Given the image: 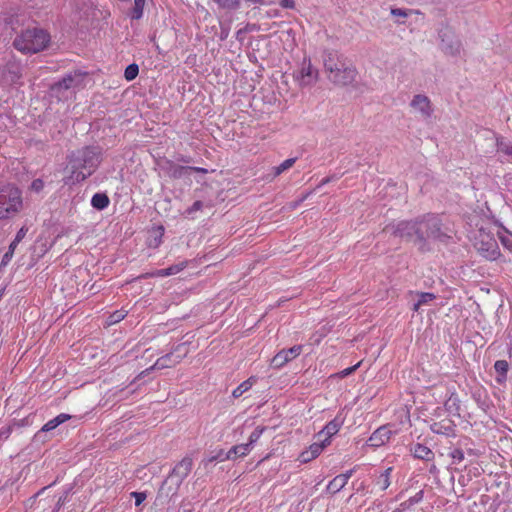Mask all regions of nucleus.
<instances>
[{
	"instance_id": "obj_56",
	"label": "nucleus",
	"mask_w": 512,
	"mask_h": 512,
	"mask_svg": "<svg viewBox=\"0 0 512 512\" xmlns=\"http://www.w3.org/2000/svg\"><path fill=\"white\" fill-rule=\"evenodd\" d=\"M46 489H47V487H44V488H42L41 490H39L35 495H33V496L29 499V501L34 502V501L36 500V498H37V497H38L42 492H44Z\"/></svg>"
},
{
	"instance_id": "obj_20",
	"label": "nucleus",
	"mask_w": 512,
	"mask_h": 512,
	"mask_svg": "<svg viewBox=\"0 0 512 512\" xmlns=\"http://www.w3.org/2000/svg\"><path fill=\"white\" fill-rule=\"evenodd\" d=\"M343 425V420L339 417H335L333 420L329 421L324 428L318 433V437L321 438L322 435H325L323 440H329L332 436L337 434Z\"/></svg>"
},
{
	"instance_id": "obj_16",
	"label": "nucleus",
	"mask_w": 512,
	"mask_h": 512,
	"mask_svg": "<svg viewBox=\"0 0 512 512\" xmlns=\"http://www.w3.org/2000/svg\"><path fill=\"white\" fill-rule=\"evenodd\" d=\"M392 431L387 426H381L376 429L367 441L370 447H380L389 441Z\"/></svg>"
},
{
	"instance_id": "obj_37",
	"label": "nucleus",
	"mask_w": 512,
	"mask_h": 512,
	"mask_svg": "<svg viewBox=\"0 0 512 512\" xmlns=\"http://www.w3.org/2000/svg\"><path fill=\"white\" fill-rule=\"evenodd\" d=\"M219 7L227 10H236L241 4V0H214Z\"/></svg>"
},
{
	"instance_id": "obj_7",
	"label": "nucleus",
	"mask_w": 512,
	"mask_h": 512,
	"mask_svg": "<svg viewBox=\"0 0 512 512\" xmlns=\"http://www.w3.org/2000/svg\"><path fill=\"white\" fill-rule=\"evenodd\" d=\"M155 170H159V175L168 176L173 179H182L190 176L194 172L207 173L208 170L200 167L181 166L175 162H155Z\"/></svg>"
},
{
	"instance_id": "obj_60",
	"label": "nucleus",
	"mask_w": 512,
	"mask_h": 512,
	"mask_svg": "<svg viewBox=\"0 0 512 512\" xmlns=\"http://www.w3.org/2000/svg\"><path fill=\"white\" fill-rule=\"evenodd\" d=\"M459 482L462 483L464 485V479H459Z\"/></svg>"
},
{
	"instance_id": "obj_54",
	"label": "nucleus",
	"mask_w": 512,
	"mask_h": 512,
	"mask_svg": "<svg viewBox=\"0 0 512 512\" xmlns=\"http://www.w3.org/2000/svg\"><path fill=\"white\" fill-rule=\"evenodd\" d=\"M338 178H339V176L336 174H333L332 176H327L321 180V182L318 186L325 185V184L330 183L331 181L338 179Z\"/></svg>"
},
{
	"instance_id": "obj_58",
	"label": "nucleus",
	"mask_w": 512,
	"mask_h": 512,
	"mask_svg": "<svg viewBox=\"0 0 512 512\" xmlns=\"http://www.w3.org/2000/svg\"><path fill=\"white\" fill-rule=\"evenodd\" d=\"M86 151L89 152V153H92L93 155H97L95 152H94V148H86Z\"/></svg>"
},
{
	"instance_id": "obj_21",
	"label": "nucleus",
	"mask_w": 512,
	"mask_h": 512,
	"mask_svg": "<svg viewBox=\"0 0 512 512\" xmlns=\"http://www.w3.org/2000/svg\"><path fill=\"white\" fill-rule=\"evenodd\" d=\"M413 456L418 459L429 461L433 459L434 453L427 446L417 443L411 448Z\"/></svg>"
},
{
	"instance_id": "obj_39",
	"label": "nucleus",
	"mask_w": 512,
	"mask_h": 512,
	"mask_svg": "<svg viewBox=\"0 0 512 512\" xmlns=\"http://www.w3.org/2000/svg\"><path fill=\"white\" fill-rule=\"evenodd\" d=\"M294 163L295 162H282L278 167L273 168V173H272L271 177H270V175H268L267 179H269V180L274 179L275 177L280 175L285 170L291 168Z\"/></svg>"
},
{
	"instance_id": "obj_9",
	"label": "nucleus",
	"mask_w": 512,
	"mask_h": 512,
	"mask_svg": "<svg viewBox=\"0 0 512 512\" xmlns=\"http://www.w3.org/2000/svg\"><path fill=\"white\" fill-rule=\"evenodd\" d=\"M477 252L489 261L496 260L500 256V249L497 241L486 235L475 243Z\"/></svg>"
},
{
	"instance_id": "obj_40",
	"label": "nucleus",
	"mask_w": 512,
	"mask_h": 512,
	"mask_svg": "<svg viewBox=\"0 0 512 512\" xmlns=\"http://www.w3.org/2000/svg\"><path fill=\"white\" fill-rule=\"evenodd\" d=\"M16 247H17L16 243H14V242L10 243V245L8 247V251L2 257L0 267L6 266L11 261Z\"/></svg>"
},
{
	"instance_id": "obj_51",
	"label": "nucleus",
	"mask_w": 512,
	"mask_h": 512,
	"mask_svg": "<svg viewBox=\"0 0 512 512\" xmlns=\"http://www.w3.org/2000/svg\"><path fill=\"white\" fill-rule=\"evenodd\" d=\"M313 459H315L314 457H312V455L310 454L309 450H305L303 451L300 455H299V461L301 463H308L310 461H312Z\"/></svg>"
},
{
	"instance_id": "obj_24",
	"label": "nucleus",
	"mask_w": 512,
	"mask_h": 512,
	"mask_svg": "<svg viewBox=\"0 0 512 512\" xmlns=\"http://www.w3.org/2000/svg\"><path fill=\"white\" fill-rule=\"evenodd\" d=\"M494 369L497 373V376L495 378L496 382L499 384L504 383L507 379V373L509 369L508 362L506 360H497L494 363Z\"/></svg>"
},
{
	"instance_id": "obj_22",
	"label": "nucleus",
	"mask_w": 512,
	"mask_h": 512,
	"mask_svg": "<svg viewBox=\"0 0 512 512\" xmlns=\"http://www.w3.org/2000/svg\"><path fill=\"white\" fill-rule=\"evenodd\" d=\"M95 162H84L83 169H88V172L85 173L83 171L74 170L71 175V179H73L76 182H82L84 181L88 176H90L96 169L97 165L94 164Z\"/></svg>"
},
{
	"instance_id": "obj_23",
	"label": "nucleus",
	"mask_w": 512,
	"mask_h": 512,
	"mask_svg": "<svg viewBox=\"0 0 512 512\" xmlns=\"http://www.w3.org/2000/svg\"><path fill=\"white\" fill-rule=\"evenodd\" d=\"M186 266H187V261H182L180 263L170 265L167 268L157 270L152 275L160 276V277L175 275V274L181 272Z\"/></svg>"
},
{
	"instance_id": "obj_25",
	"label": "nucleus",
	"mask_w": 512,
	"mask_h": 512,
	"mask_svg": "<svg viewBox=\"0 0 512 512\" xmlns=\"http://www.w3.org/2000/svg\"><path fill=\"white\" fill-rule=\"evenodd\" d=\"M444 407L450 414L460 417V399L457 394L452 393L445 401Z\"/></svg>"
},
{
	"instance_id": "obj_46",
	"label": "nucleus",
	"mask_w": 512,
	"mask_h": 512,
	"mask_svg": "<svg viewBox=\"0 0 512 512\" xmlns=\"http://www.w3.org/2000/svg\"><path fill=\"white\" fill-rule=\"evenodd\" d=\"M44 188V182L42 179L38 178V179H34L31 183V190L35 191V192H40L42 191Z\"/></svg>"
},
{
	"instance_id": "obj_55",
	"label": "nucleus",
	"mask_w": 512,
	"mask_h": 512,
	"mask_svg": "<svg viewBox=\"0 0 512 512\" xmlns=\"http://www.w3.org/2000/svg\"><path fill=\"white\" fill-rule=\"evenodd\" d=\"M280 5L283 8H294L295 2H294V0H281Z\"/></svg>"
},
{
	"instance_id": "obj_61",
	"label": "nucleus",
	"mask_w": 512,
	"mask_h": 512,
	"mask_svg": "<svg viewBox=\"0 0 512 512\" xmlns=\"http://www.w3.org/2000/svg\"><path fill=\"white\" fill-rule=\"evenodd\" d=\"M510 155H512V151L511 152H508Z\"/></svg>"
},
{
	"instance_id": "obj_35",
	"label": "nucleus",
	"mask_w": 512,
	"mask_h": 512,
	"mask_svg": "<svg viewBox=\"0 0 512 512\" xmlns=\"http://www.w3.org/2000/svg\"><path fill=\"white\" fill-rule=\"evenodd\" d=\"M424 492L421 490L417 492L414 496L410 497L406 501L400 504V510H407L411 508L413 505L419 503L423 499Z\"/></svg>"
},
{
	"instance_id": "obj_17",
	"label": "nucleus",
	"mask_w": 512,
	"mask_h": 512,
	"mask_svg": "<svg viewBox=\"0 0 512 512\" xmlns=\"http://www.w3.org/2000/svg\"><path fill=\"white\" fill-rule=\"evenodd\" d=\"M440 37L442 40V48L449 54H457L460 51V42L458 40L453 41V34L449 29L440 31Z\"/></svg>"
},
{
	"instance_id": "obj_34",
	"label": "nucleus",
	"mask_w": 512,
	"mask_h": 512,
	"mask_svg": "<svg viewBox=\"0 0 512 512\" xmlns=\"http://www.w3.org/2000/svg\"><path fill=\"white\" fill-rule=\"evenodd\" d=\"M225 454H226V452L223 449H219L217 452H215V453L212 452L210 455L205 457L202 460V463H203L204 467H207L208 464L213 463L215 461L227 460L228 458H225Z\"/></svg>"
},
{
	"instance_id": "obj_30",
	"label": "nucleus",
	"mask_w": 512,
	"mask_h": 512,
	"mask_svg": "<svg viewBox=\"0 0 512 512\" xmlns=\"http://www.w3.org/2000/svg\"><path fill=\"white\" fill-rule=\"evenodd\" d=\"M110 203L109 197L106 193H95L91 199V205L96 210H104Z\"/></svg>"
},
{
	"instance_id": "obj_52",
	"label": "nucleus",
	"mask_w": 512,
	"mask_h": 512,
	"mask_svg": "<svg viewBox=\"0 0 512 512\" xmlns=\"http://www.w3.org/2000/svg\"><path fill=\"white\" fill-rule=\"evenodd\" d=\"M69 491H66L62 496L59 497L54 512H57L61 506L66 502Z\"/></svg>"
},
{
	"instance_id": "obj_4",
	"label": "nucleus",
	"mask_w": 512,
	"mask_h": 512,
	"mask_svg": "<svg viewBox=\"0 0 512 512\" xmlns=\"http://www.w3.org/2000/svg\"><path fill=\"white\" fill-rule=\"evenodd\" d=\"M324 68L328 73L329 80L336 85H349L355 81L357 76L355 67L339 60L336 61L331 54L324 60Z\"/></svg>"
},
{
	"instance_id": "obj_11",
	"label": "nucleus",
	"mask_w": 512,
	"mask_h": 512,
	"mask_svg": "<svg viewBox=\"0 0 512 512\" xmlns=\"http://www.w3.org/2000/svg\"><path fill=\"white\" fill-rule=\"evenodd\" d=\"M302 348V345H295L289 349H282L272 358L271 366L273 368L283 367L286 363L299 356Z\"/></svg>"
},
{
	"instance_id": "obj_13",
	"label": "nucleus",
	"mask_w": 512,
	"mask_h": 512,
	"mask_svg": "<svg viewBox=\"0 0 512 512\" xmlns=\"http://www.w3.org/2000/svg\"><path fill=\"white\" fill-rule=\"evenodd\" d=\"M411 107L424 118H429L433 112L429 98L421 94L414 96L411 101Z\"/></svg>"
},
{
	"instance_id": "obj_26",
	"label": "nucleus",
	"mask_w": 512,
	"mask_h": 512,
	"mask_svg": "<svg viewBox=\"0 0 512 512\" xmlns=\"http://www.w3.org/2000/svg\"><path fill=\"white\" fill-rule=\"evenodd\" d=\"M147 0H133V6L130 9L128 16L131 20H140L144 15V9Z\"/></svg>"
},
{
	"instance_id": "obj_27",
	"label": "nucleus",
	"mask_w": 512,
	"mask_h": 512,
	"mask_svg": "<svg viewBox=\"0 0 512 512\" xmlns=\"http://www.w3.org/2000/svg\"><path fill=\"white\" fill-rule=\"evenodd\" d=\"M473 399L476 401L479 408H481L483 411H487L490 408V400L487 395V393L481 389L475 390L472 393Z\"/></svg>"
},
{
	"instance_id": "obj_59",
	"label": "nucleus",
	"mask_w": 512,
	"mask_h": 512,
	"mask_svg": "<svg viewBox=\"0 0 512 512\" xmlns=\"http://www.w3.org/2000/svg\"><path fill=\"white\" fill-rule=\"evenodd\" d=\"M307 198V195H304L296 204L303 202Z\"/></svg>"
},
{
	"instance_id": "obj_2",
	"label": "nucleus",
	"mask_w": 512,
	"mask_h": 512,
	"mask_svg": "<svg viewBox=\"0 0 512 512\" xmlns=\"http://www.w3.org/2000/svg\"><path fill=\"white\" fill-rule=\"evenodd\" d=\"M50 34L41 28H28L14 39V47L26 54H34L46 49L50 43Z\"/></svg>"
},
{
	"instance_id": "obj_15",
	"label": "nucleus",
	"mask_w": 512,
	"mask_h": 512,
	"mask_svg": "<svg viewBox=\"0 0 512 512\" xmlns=\"http://www.w3.org/2000/svg\"><path fill=\"white\" fill-rule=\"evenodd\" d=\"M22 77V69L19 63L13 61L6 64L2 78L7 84H16Z\"/></svg>"
},
{
	"instance_id": "obj_8",
	"label": "nucleus",
	"mask_w": 512,
	"mask_h": 512,
	"mask_svg": "<svg viewBox=\"0 0 512 512\" xmlns=\"http://www.w3.org/2000/svg\"><path fill=\"white\" fill-rule=\"evenodd\" d=\"M418 220L417 218L409 221H400L396 225L389 224L384 227V233H391L395 237L404 238L407 241H413L417 238Z\"/></svg>"
},
{
	"instance_id": "obj_32",
	"label": "nucleus",
	"mask_w": 512,
	"mask_h": 512,
	"mask_svg": "<svg viewBox=\"0 0 512 512\" xmlns=\"http://www.w3.org/2000/svg\"><path fill=\"white\" fill-rule=\"evenodd\" d=\"M393 471L392 467H388L385 471H383L375 480V485L379 487L380 490H386L390 484V475Z\"/></svg>"
},
{
	"instance_id": "obj_53",
	"label": "nucleus",
	"mask_w": 512,
	"mask_h": 512,
	"mask_svg": "<svg viewBox=\"0 0 512 512\" xmlns=\"http://www.w3.org/2000/svg\"><path fill=\"white\" fill-rule=\"evenodd\" d=\"M157 236L155 237V242H156V245H159L161 243V238L164 234V227L163 226H158L157 227Z\"/></svg>"
},
{
	"instance_id": "obj_43",
	"label": "nucleus",
	"mask_w": 512,
	"mask_h": 512,
	"mask_svg": "<svg viewBox=\"0 0 512 512\" xmlns=\"http://www.w3.org/2000/svg\"><path fill=\"white\" fill-rule=\"evenodd\" d=\"M264 429H265L264 427H259L258 426L250 434L249 439H248V443H247V444H250V448L252 447V445L254 443H256L258 441V439L260 438V436L263 433Z\"/></svg>"
},
{
	"instance_id": "obj_38",
	"label": "nucleus",
	"mask_w": 512,
	"mask_h": 512,
	"mask_svg": "<svg viewBox=\"0 0 512 512\" xmlns=\"http://www.w3.org/2000/svg\"><path fill=\"white\" fill-rule=\"evenodd\" d=\"M139 73V67L137 64H130L126 67L124 77L127 81L134 80Z\"/></svg>"
},
{
	"instance_id": "obj_5",
	"label": "nucleus",
	"mask_w": 512,
	"mask_h": 512,
	"mask_svg": "<svg viewBox=\"0 0 512 512\" xmlns=\"http://www.w3.org/2000/svg\"><path fill=\"white\" fill-rule=\"evenodd\" d=\"M22 208V192L14 185L0 188V220L16 215Z\"/></svg>"
},
{
	"instance_id": "obj_49",
	"label": "nucleus",
	"mask_w": 512,
	"mask_h": 512,
	"mask_svg": "<svg viewBox=\"0 0 512 512\" xmlns=\"http://www.w3.org/2000/svg\"><path fill=\"white\" fill-rule=\"evenodd\" d=\"M411 13H412V10H404V9H400V8L391 9V14L393 16L407 17Z\"/></svg>"
},
{
	"instance_id": "obj_50",
	"label": "nucleus",
	"mask_w": 512,
	"mask_h": 512,
	"mask_svg": "<svg viewBox=\"0 0 512 512\" xmlns=\"http://www.w3.org/2000/svg\"><path fill=\"white\" fill-rule=\"evenodd\" d=\"M360 364H361V363L359 362V363H357V364H356V365H354V366H351V367H348V368H346V369L342 370V371L339 373V376H340L341 378H344V377H346V376H348V375L352 374L353 372H355V371L357 370V368L360 366Z\"/></svg>"
},
{
	"instance_id": "obj_10",
	"label": "nucleus",
	"mask_w": 512,
	"mask_h": 512,
	"mask_svg": "<svg viewBox=\"0 0 512 512\" xmlns=\"http://www.w3.org/2000/svg\"><path fill=\"white\" fill-rule=\"evenodd\" d=\"M71 419V415L61 413L55 418L49 420L42 428L34 435V442L45 443L47 441V433L56 429L59 425Z\"/></svg>"
},
{
	"instance_id": "obj_33",
	"label": "nucleus",
	"mask_w": 512,
	"mask_h": 512,
	"mask_svg": "<svg viewBox=\"0 0 512 512\" xmlns=\"http://www.w3.org/2000/svg\"><path fill=\"white\" fill-rule=\"evenodd\" d=\"M331 441L319 438V442L313 443L309 446L308 450L312 457L316 458L320 455L323 449L330 444Z\"/></svg>"
},
{
	"instance_id": "obj_12",
	"label": "nucleus",
	"mask_w": 512,
	"mask_h": 512,
	"mask_svg": "<svg viewBox=\"0 0 512 512\" xmlns=\"http://www.w3.org/2000/svg\"><path fill=\"white\" fill-rule=\"evenodd\" d=\"M184 348H185L184 343L178 344L174 348L173 352L167 353L166 355L158 358L154 364V367H156L158 369H163V368H168V367H171V366L179 363L181 361V359L185 356L186 351L182 355L179 354L177 356H175L174 353L181 352L182 349H184Z\"/></svg>"
},
{
	"instance_id": "obj_36",
	"label": "nucleus",
	"mask_w": 512,
	"mask_h": 512,
	"mask_svg": "<svg viewBox=\"0 0 512 512\" xmlns=\"http://www.w3.org/2000/svg\"><path fill=\"white\" fill-rule=\"evenodd\" d=\"M252 378H249L248 380L242 382L239 386H237L233 392L232 396L234 398H239L242 396L246 391H248L252 387Z\"/></svg>"
},
{
	"instance_id": "obj_57",
	"label": "nucleus",
	"mask_w": 512,
	"mask_h": 512,
	"mask_svg": "<svg viewBox=\"0 0 512 512\" xmlns=\"http://www.w3.org/2000/svg\"><path fill=\"white\" fill-rule=\"evenodd\" d=\"M421 305H418V301H416L414 304H413V310L414 311H418L420 309Z\"/></svg>"
},
{
	"instance_id": "obj_31",
	"label": "nucleus",
	"mask_w": 512,
	"mask_h": 512,
	"mask_svg": "<svg viewBox=\"0 0 512 512\" xmlns=\"http://www.w3.org/2000/svg\"><path fill=\"white\" fill-rule=\"evenodd\" d=\"M213 204L211 202H203L201 200H196L190 207H188L185 212H184V215L187 217V218H190V219H194L195 216L194 214L197 212V211H201L204 207H207V208H212Z\"/></svg>"
},
{
	"instance_id": "obj_48",
	"label": "nucleus",
	"mask_w": 512,
	"mask_h": 512,
	"mask_svg": "<svg viewBox=\"0 0 512 512\" xmlns=\"http://www.w3.org/2000/svg\"><path fill=\"white\" fill-rule=\"evenodd\" d=\"M179 512H195L194 505L189 501H183L179 507Z\"/></svg>"
},
{
	"instance_id": "obj_47",
	"label": "nucleus",
	"mask_w": 512,
	"mask_h": 512,
	"mask_svg": "<svg viewBox=\"0 0 512 512\" xmlns=\"http://www.w3.org/2000/svg\"><path fill=\"white\" fill-rule=\"evenodd\" d=\"M28 229L26 227H21L18 232L16 233V236L12 242L16 243L17 245L22 241V239L25 237Z\"/></svg>"
},
{
	"instance_id": "obj_45",
	"label": "nucleus",
	"mask_w": 512,
	"mask_h": 512,
	"mask_svg": "<svg viewBox=\"0 0 512 512\" xmlns=\"http://www.w3.org/2000/svg\"><path fill=\"white\" fill-rule=\"evenodd\" d=\"M131 496L135 499L136 506H140L147 497L145 492H132Z\"/></svg>"
},
{
	"instance_id": "obj_14",
	"label": "nucleus",
	"mask_w": 512,
	"mask_h": 512,
	"mask_svg": "<svg viewBox=\"0 0 512 512\" xmlns=\"http://www.w3.org/2000/svg\"><path fill=\"white\" fill-rule=\"evenodd\" d=\"M84 73L81 72H72L67 74L63 79L55 84V87L58 89H71L78 88L83 85Z\"/></svg>"
},
{
	"instance_id": "obj_18",
	"label": "nucleus",
	"mask_w": 512,
	"mask_h": 512,
	"mask_svg": "<svg viewBox=\"0 0 512 512\" xmlns=\"http://www.w3.org/2000/svg\"><path fill=\"white\" fill-rule=\"evenodd\" d=\"M355 469H350L343 474L334 477L327 485V491L331 494H335L342 490L348 483V480L353 475Z\"/></svg>"
},
{
	"instance_id": "obj_28",
	"label": "nucleus",
	"mask_w": 512,
	"mask_h": 512,
	"mask_svg": "<svg viewBox=\"0 0 512 512\" xmlns=\"http://www.w3.org/2000/svg\"><path fill=\"white\" fill-rule=\"evenodd\" d=\"M26 424V420L23 419L21 421L13 420L10 424L3 426L0 429V443L7 440L15 428H20Z\"/></svg>"
},
{
	"instance_id": "obj_41",
	"label": "nucleus",
	"mask_w": 512,
	"mask_h": 512,
	"mask_svg": "<svg viewBox=\"0 0 512 512\" xmlns=\"http://www.w3.org/2000/svg\"><path fill=\"white\" fill-rule=\"evenodd\" d=\"M436 298V296L433 293L430 292H421L418 294V305H426L433 301Z\"/></svg>"
},
{
	"instance_id": "obj_3",
	"label": "nucleus",
	"mask_w": 512,
	"mask_h": 512,
	"mask_svg": "<svg viewBox=\"0 0 512 512\" xmlns=\"http://www.w3.org/2000/svg\"><path fill=\"white\" fill-rule=\"evenodd\" d=\"M192 466L193 460L189 456L184 457L180 462H178L167 478L163 481L158 491V498H171L175 496L178 493L182 482L189 475Z\"/></svg>"
},
{
	"instance_id": "obj_44",
	"label": "nucleus",
	"mask_w": 512,
	"mask_h": 512,
	"mask_svg": "<svg viewBox=\"0 0 512 512\" xmlns=\"http://www.w3.org/2000/svg\"><path fill=\"white\" fill-rule=\"evenodd\" d=\"M449 455L454 460V462L460 463L461 461L464 460V452L460 448L454 449L453 451L450 452Z\"/></svg>"
},
{
	"instance_id": "obj_19",
	"label": "nucleus",
	"mask_w": 512,
	"mask_h": 512,
	"mask_svg": "<svg viewBox=\"0 0 512 512\" xmlns=\"http://www.w3.org/2000/svg\"><path fill=\"white\" fill-rule=\"evenodd\" d=\"M456 425L452 420H442L435 422L431 425V430L435 434L445 435L448 437H454Z\"/></svg>"
},
{
	"instance_id": "obj_42",
	"label": "nucleus",
	"mask_w": 512,
	"mask_h": 512,
	"mask_svg": "<svg viewBox=\"0 0 512 512\" xmlns=\"http://www.w3.org/2000/svg\"><path fill=\"white\" fill-rule=\"evenodd\" d=\"M126 314H127V311H125L123 309L113 312L108 318L109 324H115V323L121 321L122 319H124Z\"/></svg>"
},
{
	"instance_id": "obj_6",
	"label": "nucleus",
	"mask_w": 512,
	"mask_h": 512,
	"mask_svg": "<svg viewBox=\"0 0 512 512\" xmlns=\"http://www.w3.org/2000/svg\"><path fill=\"white\" fill-rule=\"evenodd\" d=\"M293 79L300 88L312 87L319 80V71L310 58L304 57L299 69L294 71Z\"/></svg>"
},
{
	"instance_id": "obj_1",
	"label": "nucleus",
	"mask_w": 512,
	"mask_h": 512,
	"mask_svg": "<svg viewBox=\"0 0 512 512\" xmlns=\"http://www.w3.org/2000/svg\"><path fill=\"white\" fill-rule=\"evenodd\" d=\"M418 230L417 238L414 239V244L417 246L421 253L430 252L432 247L429 240H436L442 243H447L451 236L443 231V223L439 215L428 213L423 216L417 217Z\"/></svg>"
},
{
	"instance_id": "obj_29",
	"label": "nucleus",
	"mask_w": 512,
	"mask_h": 512,
	"mask_svg": "<svg viewBox=\"0 0 512 512\" xmlns=\"http://www.w3.org/2000/svg\"><path fill=\"white\" fill-rule=\"evenodd\" d=\"M250 452V444H239L233 446L228 452L225 454V458L235 459L238 457H243Z\"/></svg>"
}]
</instances>
